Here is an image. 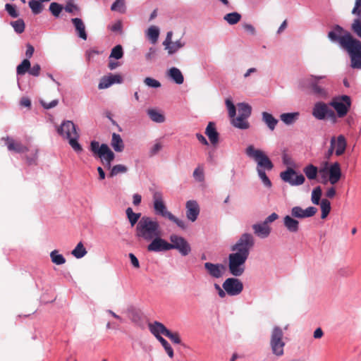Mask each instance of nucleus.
<instances>
[{
    "label": "nucleus",
    "mask_w": 361,
    "mask_h": 361,
    "mask_svg": "<svg viewBox=\"0 0 361 361\" xmlns=\"http://www.w3.org/2000/svg\"><path fill=\"white\" fill-rule=\"evenodd\" d=\"M283 225L290 233H297L299 231V221L292 216L286 215L284 216Z\"/></svg>",
    "instance_id": "nucleus-29"
},
{
    "label": "nucleus",
    "mask_w": 361,
    "mask_h": 361,
    "mask_svg": "<svg viewBox=\"0 0 361 361\" xmlns=\"http://www.w3.org/2000/svg\"><path fill=\"white\" fill-rule=\"evenodd\" d=\"M123 82V78L119 74H109L103 76L98 85L99 90L106 89L114 84H120Z\"/></svg>",
    "instance_id": "nucleus-21"
},
{
    "label": "nucleus",
    "mask_w": 361,
    "mask_h": 361,
    "mask_svg": "<svg viewBox=\"0 0 361 361\" xmlns=\"http://www.w3.org/2000/svg\"><path fill=\"white\" fill-rule=\"evenodd\" d=\"M255 245V239L250 233H243L238 240L231 247L233 253H237L243 256L249 257L250 251Z\"/></svg>",
    "instance_id": "nucleus-8"
},
{
    "label": "nucleus",
    "mask_w": 361,
    "mask_h": 361,
    "mask_svg": "<svg viewBox=\"0 0 361 361\" xmlns=\"http://www.w3.org/2000/svg\"><path fill=\"white\" fill-rule=\"evenodd\" d=\"M226 104L228 108L229 116L231 118H233L235 116V113H236V109H235V105L233 104V102L229 99H227L226 100Z\"/></svg>",
    "instance_id": "nucleus-57"
},
{
    "label": "nucleus",
    "mask_w": 361,
    "mask_h": 361,
    "mask_svg": "<svg viewBox=\"0 0 361 361\" xmlns=\"http://www.w3.org/2000/svg\"><path fill=\"white\" fill-rule=\"evenodd\" d=\"M171 243L161 238V235L155 236L147 245L149 252H162L171 250Z\"/></svg>",
    "instance_id": "nucleus-17"
},
{
    "label": "nucleus",
    "mask_w": 361,
    "mask_h": 361,
    "mask_svg": "<svg viewBox=\"0 0 361 361\" xmlns=\"http://www.w3.org/2000/svg\"><path fill=\"white\" fill-rule=\"evenodd\" d=\"M251 106L245 103L238 104V115L248 118L251 114Z\"/></svg>",
    "instance_id": "nucleus-43"
},
{
    "label": "nucleus",
    "mask_w": 361,
    "mask_h": 361,
    "mask_svg": "<svg viewBox=\"0 0 361 361\" xmlns=\"http://www.w3.org/2000/svg\"><path fill=\"white\" fill-rule=\"evenodd\" d=\"M161 235L159 222L149 216H142L137 224L135 235L139 238L151 241L155 236Z\"/></svg>",
    "instance_id": "nucleus-3"
},
{
    "label": "nucleus",
    "mask_w": 361,
    "mask_h": 361,
    "mask_svg": "<svg viewBox=\"0 0 361 361\" xmlns=\"http://www.w3.org/2000/svg\"><path fill=\"white\" fill-rule=\"evenodd\" d=\"M30 62L27 59H24L20 64L17 66L16 72L18 75H23L29 72Z\"/></svg>",
    "instance_id": "nucleus-41"
},
{
    "label": "nucleus",
    "mask_w": 361,
    "mask_h": 361,
    "mask_svg": "<svg viewBox=\"0 0 361 361\" xmlns=\"http://www.w3.org/2000/svg\"><path fill=\"white\" fill-rule=\"evenodd\" d=\"M50 257L51 259V262L57 265L63 264L66 262V259L64 257L59 254L58 250H54L50 253Z\"/></svg>",
    "instance_id": "nucleus-40"
},
{
    "label": "nucleus",
    "mask_w": 361,
    "mask_h": 361,
    "mask_svg": "<svg viewBox=\"0 0 361 361\" xmlns=\"http://www.w3.org/2000/svg\"><path fill=\"white\" fill-rule=\"evenodd\" d=\"M254 233L261 238H267L271 233V227L264 222L255 224L252 226Z\"/></svg>",
    "instance_id": "nucleus-25"
},
{
    "label": "nucleus",
    "mask_w": 361,
    "mask_h": 361,
    "mask_svg": "<svg viewBox=\"0 0 361 361\" xmlns=\"http://www.w3.org/2000/svg\"><path fill=\"white\" fill-rule=\"evenodd\" d=\"M144 82L147 86L150 87L157 88L161 87V83L158 80L150 77L145 78Z\"/></svg>",
    "instance_id": "nucleus-56"
},
{
    "label": "nucleus",
    "mask_w": 361,
    "mask_h": 361,
    "mask_svg": "<svg viewBox=\"0 0 361 361\" xmlns=\"http://www.w3.org/2000/svg\"><path fill=\"white\" fill-rule=\"evenodd\" d=\"M58 133L68 140L69 145L77 152L82 151L81 145L78 142L79 135L75 124L71 121H66L57 128Z\"/></svg>",
    "instance_id": "nucleus-4"
},
{
    "label": "nucleus",
    "mask_w": 361,
    "mask_h": 361,
    "mask_svg": "<svg viewBox=\"0 0 361 361\" xmlns=\"http://www.w3.org/2000/svg\"><path fill=\"white\" fill-rule=\"evenodd\" d=\"M298 112L284 113L281 114L280 118L286 125H291L298 120Z\"/></svg>",
    "instance_id": "nucleus-35"
},
{
    "label": "nucleus",
    "mask_w": 361,
    "mask_h": 361,
    "mask_svg": "<svg viewBox=\"0 0 361 361\" xmlns=\"http://www.w3.org/2000/svg\"><path fill=\"white\" fill-rule=\"evenodd\" d=\"M64 9L66 12L74 13L75 11H78L79 10L77 5H75L72 1H67Z\"/></svg>",
    "instance_id": "nucleus-59"
},
{
    "label": "nucleus",
    "mask_w": 361,
    "mask_h": 361,
    "mask_svg": "<svg viewBox=\"0 0 361 361\" xmlns=\"http://www.w3.org/2000/svg\"><path fill=\"white\" fill-rule=\"evenodd\" d=\"M171 250L176 249L183 255L186 256L191 252V247L188 241L183 237L173 234L170 236Z\"/></svg>",
    "instance_id": "nucleus-14"
},
{
    "label": "nucleus",
    "mask_w": 361,
    "mask_h": 361,
    "mask_svg": "<svg viewBox=\"0 0 361 361\" xmlns=\"http://www.w3.org/2000/svg\"><path fill=\"white\" fill-rule=\"evenodd\" d=\"M165 336L168 337L175 344L181 343V339L178 332H171L169 330Z\"/></svg>",
    "instance_id": "nucleus-54"
},
{
    "label": "nucleus",
    "mask_w": 361,
    "mask_h": 361,
    "mask_svg": "<svg viewBox=\"0 0 361 361\" xmlns=\"http://www.w3.org/2000/svg\"><path fill=\"white\" fill-rule=\"evenodd\" d=\"M126 213L132 226H133L135 224H137L140 219L142 218L140 213L133 212L132 208L130 207L126 209Z\"/></svg>",
    "instance_id": "nucleus-37"
},
{
    "label": "nucleus",
    "mask_w": 361,
    "mask_h": 361,
    "mask_svg": "<svg viewBox=\"0 0 361 361\" xmlns=\"http://www.w3.org/2000/svg\"><path fill=\"white\" fill-rule=\"evenodd\" d=\"M11 25L13 27L14 30L18 34L23 33L25 30V25L23 20L22 19H18L16 21L11 22Z\"/></svg>",
    "instance_id": "nucleus-49"
},
{
    "label": "nucleus",
    "mask_w": 361,
    "mask_h": 361,
    "mask_svg": "<svg viewBox=\"0 0 361 361\" xmlns=\"http://www.w3.org/2000/svg\"><path fill=\"white\" fill-rule=\"evenodd\" d=\"M4 140L5 143L10 151H13L17 153H23L28 151V148L26 146L23 145L20 142L15 141L11 137H7Z\"/></svg>",
    "instance_id": "nucleus-26"
},
{
    "label": "nucleus",
    "mask_w": 361,
    "mask_h": 361,
    "mask_svg": "<svg viewBox=\"0 0 361 361\" xmlns=\"http://www.w3.org/2000/svg\"><path fill=\"white\" fill-rule=\"evenodd\" d=\"M154 209L157 214L161 215L163 217L169 219L170 221L174 222L178 227L182 229H185L187 226L184 221L180 220L172 214L170 212L167 211L166 205L163 201L162 194L159 192H155L153 195Z\"/></svg>",
    "instance_id": "nucleus-6"
},
{
    "label": "nucleus",
    "mask_w": 361,
    "mask_h": 361,
    "mask_svg": "<svg viewBox=\"0 0 361 361\" xmlns=\"http://www.w3.org/2000/svg\"><path fill=\"white\" fill-rule=\"evenodd\" d=\"M248 257L237 253L228 255V269L230 273L235 276H241L245 271V264Z\"/></svg>",
    "instance_id": "nucleus-10"
},
{
    "label": "nucleus",
    "mask_w": 361,
    "mask_h": 361,
    "mask_svg": "<svg viewBox=\"0 0 361 361\" xmlns=\"http://www.w3.org/2000/svg\"><path fill=\"white\" fill-rule=\"evenodd\" d=\"M6 10L11 17L17 18L18 16V13L17 12L16 7L13 5L6 4Z\"/></svg>",
    "instance_id": "nucleus-61"
},
{
    "label": "nucleus",
    "mask_w": 361,
    "mask_h": 361,
    "mask_svg": "<svg viewBox=\"0 0 361 361\" xmlns=\"http://www.w3.org/2000/svg\"><path fill=\"white\" fill-rule=\"evenodd\" d=\"M262 121L266 123L269 130H274L278 123V120L276 119L271 114L268 112L262 113Z\"/></svg>",
    "instance_id": "nucleus-33"
},
{
    "label": "nucleus",
    "mask_w": 361,
    "mask_h": 361,
    "mask_svg": "<svg viewBox=\"0 0 361 361\" xmlns=\"http://www.w3.org/2000/svg\"><path fill=\"white\" fill-rule=\"evenodd\" d=\"M330 145L334 149L335 154L339 157L344 154L347 147V141L344 135H340L337 137H332Z\"/></svg>",
    "instance_id": "nucleus-19"
},
{
    "label": "nucleus",
    "mask_w": 361,
    "mask_h": 361,
    "mask_svg": "<svg viewBox=\"0 0 361 361\" xmlns=\"http://www.w3.org/2000/svg\"><path fill=\"white\" fill-rule=\"evenodd\" d=\"M128 171V168L123 164H117L114 166L110 171L109 176L114 177L119 173H124Z\"/></svg>",
    "instance_id": "nucleus-47"
},
{
    "label": "nucleus",
    "mask_w": 361,
    "mask_h": 361,
    "mask_svg": "<svg viewBox=\"0 0 361 361\" xmlns=\"http://www.w3.org/2000/svg\"><path fill=\"white\" fill-rule=\"evenodd\" d=\"M317 212V209L314 207H309L305 209L296 206L291 209V216L294 218L304 219L313 216Z\"/></svg>",
    "instance_id": "nucleus-20"
},
{
    "label": "nucleus",
    "mask_w": 361,
    "mask_h": 361,
    "mask_svg": "<svg viewBox=\"0 0 361 361\" xmlns=\"http://www.w3.org/2000/svg\"><path fill=\"white\" fill-rule=\"evenodd\" d=\"M111 10L113 11H118L121 13H126V7L125 0H116L111 5Z\"/></svg>",
    "instance_id": "nucleus-45"
},
{
    "label": "nucleus",
    "mask_w": 361,
    "mask_h": 361,
    "mask_svg": "<svg viewBox=\"0 0 361 361\" xmlns=\"http://www.w3.org/2000/svg\"><path fill=\"white\" fill-rule=\"evenodd\" d=\"M157 340L161 343L168 355L171 358L173 357V350L169 342L163 337L158 338Z\"/></svg>",
    "instance_id": "nucleus-51"
},
{
    "label": "nucleus",
    "mask_w": 361,
    "mask_h": 361,
    "mask_svg": "<svg viewBox=\"0 0 361 361\" xmlns=\"http://www.w3.org/2000/svg\"><path fill=\"white\" fill-rule=\"evenodd\" d=\"M312 114L318 120L329 118L333 123H336L337 121L335 112L323 102H317L314 104L312 108Z\"/></svg>",
    "instance_id": "nucleus-11"
},
{
    "label": "nucleus",
    "mask_w": 361,
    "mask_h": 361,
    "mask_svg": "<svg viewBox=\"0 0 361 361\" xmlns=\"http://www.w3.org/2000/svg\"><path fill=\"white\" fill-rule=\"evenodd\" d=\"M194 178L200 182H202L204 179L203 169L198 166L193 171Z\"/></svg>",
    "instance_id": "nucleus-60"
},
{
    "label": "nucleus",
    "mask_w": 361,
    "mask_h": 361,
    "mask_svg": "<svg viewBox=\"0 0 361 361\" xmlns=\"http://www.w3.org/2000/svg\"><path fill=\"white\" fill-rule=\"evenodd\" d=\"M231 123L235 128L247 129L249 128V123L246 121L247 118L238 115V117L231 118Z\"/></svg>",
    "instance_id": "nucleus-34"
},
{
    "label": "nucleus",
    "mask_w": 361,
    "mask_h": 361,
    "mask_svg": "<svg viewBox=\"0 0 361 361\" xmlns=\"http://www.w3.org/2000/svg\"><path fill=\"white\" fill-rule=\"evenodd\" d=\"M328 37L332 42L339 43L341 47L343 49L345 48L343 42H348L355 39L349 32L345 31L340 25H336L334 29L328 33Z\"/></svg>",
    "instance_id": "nucleus-12"
},
{
    "label": "nucleus",
    "mask_w": 361,
    "mask_h": 361,
    "mask_svg": "<svg viewBox=\"0 0 361 361\" xmlns=\"http://www.w3.org/2000/svg\"><path fill=\"white\" fill-rule=\"evenodd\" d=\"M352 13L357 18L353 20L351 29L361 39V0H355Z\"/></svg>",
    "instance_id": "nucleus-18"
},
{
    "label": "nucleus",
    "mask_w": 361,
    "mask_h": 361,
    "mask_svg": "<svg viewBox=\"0 0 361 361\" xmlns=\"http://www.w3.org/2000/svg\"><path fill=\"white\" fill-rule=\"evenodd\" d=\"M90 149L94 157L101 159L106 169H111V162L115 159V154L106 144L100 145L99 142L93 140L90 142Z\"/></svg>",
    "instance_id": "nucleus-5"
},
{
    "label": "nucleus",
    "mask_w": 361,
    "mask_h": 361,
    "mask_svg": "<svg viewBox=\"0 0 361 361\" xmlns=\"http://www.w3.org/2000/svg\"><path fill=\"white\" fill-rule=\"evenodd\" d=\"M303 172L309 180H314L317 177L318 168L312 164H308L303 169Z\"/></svg>",
    "instance_id": "nucleus-36"
},
{
    "label": "nucleus",
    "mask_w": 361,
    "mask_h": 361,
    "mask_svg": "<svg viewBox=\"0 0 361 361\" xmlns=\"http://www.w3.org/2000/svg\"><path fill=\"white\" fill-rule=\"evenodd\" d=\"M147 114L150 119L156 123H163L165 121L164 116L155 109H149Z\"/></svg>",
    "instance_id": "nucleus-38"
},
{
    "label": "nucleus",
    "mask_w": 361,
    "mask_h": 361,
    "mask_svg": "<svg viewBox=\"0 0 361 361\" xmlns=\"http://www.w3.org/2000/svg\"><path fill=\"white\" fill-rule=\"evenodd\" d=\"M29 6L34 14H39L42 11L43 5L39 1L31 0L29 1Z\"/></svg>",
    "instance_id": "nucleus-48"
},
{
    "label": "nucleus",
    "mask_w": 361,
    "mask_h": 361,
    "mask_svg": "<svg viewBox=\"0 0 361 361\" xmlns=\"http://www.w3.org/2000/svg\"><path fill=\"white\" fill-rule=\"evenodd\" d=\"M328 173L327 182L329 181L333 185L336 184L342 176L340 164L338 162L331 164L328 169Z\"/></svg>",
    "instance_id": "nucleus-22"
},
{
    "label": "nucleus",
    "mask_w": 361,
    "mask_h": 361,
    "mask_svg": "<svg viewBox=\"0 0 361 361\" xmlns=\"http://www.w3.org/2000/svg\"><path fill=\"white\" fill-rule=\"evenodd\" d=\"M71 22L74 25L78 37L84 40H86L87 38V35L85 31V25L83 21L80 18H75L71 19Z\"/></svg>",
    "instance_id": "nucleus-30"
},
{
    "label": "nucleus",
    "mask_w": 361,
    "mask_h": 361,
    "mask_svg": "<svg viewBox=\"0 0 361 361\" xmlns=\"http://www.w3.org/2000/svg\"><path fill=\"white\" fill-rule=\"evenodd\" d=\"M71 253L75 257L79 259L84 257L87 254V250L84 247L83 244L80 242L73 249Z\"/></svg>",
    "instance_id": "nucleus-44"
},
{
    "label": "nucleus",
    "mask_w": 361,
    "mask_h": 361,
    "mask_svg": "<svg viewBox=\"0 0 361 361\" xmlns=\"http://www.w3.org/2000/svg\"><path fill=\"white\" fill-rule=\"evenodd\" d=\"M150 332L158 339L162 337L161 334L166 336L169 329L161 322H154L148 325Z\"/></svg>",
    "instance_id": "nucleus-27"
},
{
    "label": "nucleus",
    "mask_w": 361,
    "mask_h": 361,
    "mask_svg": "<svg viewBox=\"0 0 361 361\" xmlns=\"http://www.w3.org/2000/svg\"><path fill=\"white\" fill-rule=\"evenodd\" d=\"M184 46V44L180 41H176L175 42H172V44L167 49L169 54H172L177 51L179 49L182 48Z\"/></svg>",
    "instance_id": "nucleus-55"
},
{
    "label": "nucleus",
    "mask_w": 361,
    "mask_h": 361,
    "mask_svg": "<svg viewBox=\"0 0 361 361\" xmlns=\"http://www.w3.org/2000/svg\"><path fill=\"white\" fill-rule=\"evenodd\" d=\"M223 288L229 295H238L243 290V283L238 279L228 278L222 285Z\"/></svg>",
    "instance_id": "nucleus-16"
},
{
    "label": "nucleus",
    "mask_w": 361,
    "mask_h": 361,
    "mask_svg": "<svg viewBox=\"0 0 361 361\" xmlns=\"http://www.w3.org/2000/svg\"><path fill=\"white\" fill-rule=\"evenodd\" d=\"M147 35L148 37L152 41V42L154 44L157 42L158 39L159 35V30L156 26H151L148 29Z\"/></svg>",
    "instance_id": "nucleus-46"
},
{
    "label": "nucleus",
    "mask_w": 361,
    "mask_h": 361,
    "mask_svg": "<svg viewBox=\"0 0 361 361\" xmlns=\"http://www.w3.org/2000/svg\"><path fill=\"white\" fill-rule=\"evenodd\" d=\"M41 67L39 64H35L29 69V73L33 76H38L40 73Z\"/></svg>",
    "instance_id": "nucleus-63"
},
{
    "label": "nucleus",
    "mask_w": 361,
    "mask_h": 361,
    "mask_svg": "<svg viewBox=\"0 0 361 361\" xmlns=\"http://www.w3.org/2000/svg\"><path fill=\"white\" fill-rule=\"evenodd\" d=\"M62 10L63 6L56 2H52L49 5V11L55 17H59Z\"/></svg>",
    "instance_id": "nucleus-53"
},
{
    "label": "nucleus",
    "mask_w": 361,
    "mask_h": 361,
    "mask_svg": "<svg viewBox=\"0 0 361 361\" xmlns=\"http://www.w3.org/2000/svg\"><path fill=\"white\" fill-rule=\"evenodd\" d=\"M329 104L336 110L338 117L343 118L348 114L350 108L351 100L349 96L343 95L332 100Z\"/></svg>",
    "instance_id": "nucleus-13"
},
{
    "label": "nucleus",
    "mask_w": 361,
    "mask_h": 361,
    "mask_svg": "<svg viewBox=\"0 0 361 361\" xmlns=\"http://www.w3.org/2000/svg\"><path fill=\"white\" fill-rule=\"evenodd\" d=\"M41 104L44 109H49L55 107L59 104L58 99H54L51 102H46L43 100L40 101Z\"/></svg>",
    "instance_id": "nucleus-62"
},
{
    "label": "nucleus",
    "mask_w": 361,
    "mask_h": 361,
    "mask_svg": "<svg viewBox=\"0 0 361 361\" xmlns=\"http://www.w3.org/2000/svg\"><path fill=\"white\" fill-rule=\"evenodd\" d=\"M246 155L257 163V171L264 185L270 188L271 182L266 175L265 170L271 171L274 164L264 152L250 145L245 149Z\"/></svg>",
    "instance_id": "nucleus-1"
},
{
    "label": "nucleus",
    "mask_w": 361,
    "mask_h": 361,
    "mask_svg": "<svg viewBox=\"0 0 361 361\" xmlns=\"http://www.w3.org/2000/svg\"><path fill=\"white\" fill-rule=\"evenodd\" d=\"M241 18V15L237 12H233L224 16V19L230 25L238 23Z\"/></svg>",
    "instance_id": "nucleus-39"
},
{
    "label": "nucleus",
    "mask_w": 361,
    "mask_h": 361,
    "mask_svg": "<svg viewBox=\"0 0 361 361\" xmlns=\"http://www.w3.org/2000/svg\"><path fill=\"white\" fill-rule=\"evenodd\" d=\"M300 84L310 94L318 99L329 97L328 86L330 84V80L325 75H310L302 80Z\"/></svg>",
    "instance_id": "nucleus-2"
},
{
    "label": "nucleus",
    "mask_w": 361,
    "mask_h": 361,
    "mask_svg": "<svg viewBox=\"0 0 361 361\" xmlns=\"http://www.w3.org/2000/svg\"><path fill=\"white\" fill-rule=\"evenodd\" d=\"M281 178L291 185H300L304 183L305 178L302 174H297L292 168H288L286 171L280 173Z\"/></svg>",
    "instance_id": "nucleus-15"
},
{
    "label": "nucleus",
    "mask_w": 361,
    "mask_h": 361,
    "mask_svg": "<svg viewBox=\"0 0 361 361\" xmlns=\"http://www.w3.org/2000/svg\"><path fill=\"white\" fill-rule=\"evenodd\" d=\"M322 210V219H325L331 211V203L327 199H323L320 203Z\"/></svg>",
    "instance_id": "nucleus-42"
},
{
    "label": "nucleus",
    "mask_w": 361,
    "mask_h": 361,
    "mask_svg": "<svg viewBox=\"0 0 361 361\" xmlns=\"http://www.w3.org/2000/svg\"><path fill=\"white\" fill-rule=\"evenodd\" d=\"M162 148V145L160 142L155 143L150 149V156L157 154Z\"/></svg>",
    "instance_id": "nucleus-64"
},
{
    "label": "nucleus",
    "mask_w": 361,
    "mask_h": 361,
    "mask_svg": "<svg viewBox=\"0 0 361 361\" xmlns=\"http://www.w3.org/2000/svg\"><path fill=\"white\" fill-rule=\"evenodd\" d=\"M322 193V188L320 186H317L313 189L312 192V198H311L313 204H319Z\"/></svg>",
    "instance_id": "nucleus-50"
},
{
    "label": "nucleus",
    "mask_w": 361,
    "mask_h": 361,
    "mask_svg": "<svg viewBox=\"0 0 361 361\" xmlns=\"http://www.w3.org/2000/svg\"><path fill=\"white\" fill-rule=\"evenodd\" d=\"M285 345L283 330L279 326H274L270 338V347L272 353L277 357L282 356L284 354Z\"/></svg>",
    "instance_id": "nucleus-7"
},
{
    "label": "nucleus",
    "mask_w": 361,
    "mask_h": 361,
    "mask_svg": "<svg viewBox=\"0 0 361 361\" xmlns=\"http://www.w3.org/2000/svg\"><path fill=\"white\" fill-rule=\"evenodd\" d=\"M169 76L178 85L183 84L184 81L183 75L181 71L175 67H173L169 71Z\"/></svg>",
    "instance_id": "nucleus-32"
},
{
    "label": "nucleus",
    "mask_w": 361,
    "mask_h": 361,
    "mask_svg": "<svg viewBox=\"0 0 361 361\" xmlns=\"http://www.w3.org/2000/svg\"><path fill=\"white\" fill-rule=\"evenodd\" d=\"M205 134L208 137L209 141L213 145H216L219 142V134L216 129L214 122H209L206 129Z\"/></svg>",
    "instance_id": "nucleus-28"
},
{
    "label": "nucleus",
    "mask_w": 361,
    "mask_h": 361,
    "mask_svg": "<svg viewBox=\"0 0 361 361\" xmlns=\"http://www.w3.org/2000/svg\"><path fill=\"white\" fill-rule=\"evenodd\" d=\"M345 49L350 56L351 67L361 69V42L357 39L343 42Z\"/></svg>",
    "instance_id": "nucleus-9"
},
{
    "label": "nucleus",
    "mask_w": 361,
    "mask_h": 361,
    "mask_svg": "<svg viewBox=\"0 0 361 361\" xmlns=\"http://www.w3.org/2000/svg\"><path fill=\"white\" fill-rule=\"evenodd\" d=\"M123 56V51L122 46L118 44L114 47L111 52L110 58H114L116 59H120Z\"/></svg>",
    "instance_id": "nucleus-52"
},
{
    "label": "nucleus",
    "mask_w": 361,
    "mask_h": 361,
    "mask_svg": "<svg viewBox=\"0 0 361 361\" xmlns=\"http://www.w3.org/2000/svg\"><path fill=\"white\" fill-rule=\"evenodd\" d=\"M208 274L216 279H219L224 275L225 267L221 264H213L211 262H206L204 264Z\"/></svg>",
    "instance_id": "nucleus-23"
},
{
    "label": "nucleus",
    "mask_w": 361,
    "mask_h": 361,
    "mask_svg": "<svg viewBox=\"0 0 361 361\" xmlns=\"http://www.w3.org/2000/svg\"><path fill=\"white\" fill-rule=\"evenodd\" d=\"M111 145L113 149L118 152H121L124 149V144L120 135L114 133L111 141Z\"/></svg>",
    "instance_id": "nucleus-31"
},
{
    "label": "nucleus",
    "mask_w": 361,
    "mask_h": 361,
    "mask_svg": "<svg viewBox=\"0 0 361 361\" xmlns=\"http://www.w3.org/2000/svg\"><path fill=\"white\" fill-rule=\"evenodd\" d=\"M200 214V207L197 202L195 200H189L186 202V216L194 222Z\"/></svg>",
    "instance_id": "nucleus-24"
},
{
    "label": "nucleus",
    "mask_w": 361,
    "mask_h": 361,
    "mask_svg": "<svg viewBox=\"0 0 361 361\" xmlns=\"http://www.w3.org/2000/svg\"><path fill=\"white\" fill-rule=\"evenodd\" d=\"M103 53L102 51H99L94 48L93 49H88L87 51H86V58H87V60L90 61L91 60H92L94 59V57L96 56V55H99V54H102Z\"/></svg>",
    "instance_id": "nucleus-58"
}]
</instances>
